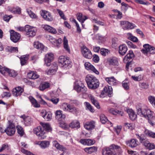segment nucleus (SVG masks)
Returning <instances> with one entry per match:
<instances>
[{
  "label": "nucleus",
  "mask_w": 155,
  "mask_h": 155,
  "mask_svg": "<svg viewBox=\"0 0 155 155\" xmlns=\"http://www.w3.org/2000/svg\"><path fill=\"white\" fill-rule=\"evenodd\" d=\"M137 114L148 120L149 122L152 126L154 125L153 121V113L150 109L147 108H145L143 107H139L137 109Z\"/></svg>",
  "instance_id": "nucleus-1"
},
{
  "label": "nucleus",
  "mask_w": 155,
  "mask_h": 155,
  "mask_svg": "<svg viewBox=\"0 0 155 155\" xmlns=\"http://www.w3.org/2000/svg\"><path fill=\"white\" fill-rule=\"evenodd\" d=\"M85 80L89 88L96 89L99 86V83L98 80L95 77L92 75H87Z\"/></svg>",
  "instance_id": "nucleus-2"
},
{
  "label": "nucleus",
  "mask_w": 155,
  "mask_h": 155,
  "mask_svg": "<svg viewBox=\"0 0 155 155\" xmlns=\"http://www.w3.org/2000/svg\"><path fill=\"white\" fill-rule=\"evenodd\" d=\"M74 89L78 93H84L87 91L86 87L80 81L76 80L74 84Z\"/></svg>",
  "instance_id": "nucleus-3"
},
{
  "label": "nucleus",
  "mask_w": 155,
  "mask_h": 155,
  "mask_svg": "<svg viewBox=\"0 0 155 155\" xmlns=\"http://www.w3.org/2000/svg\"><path fill=\"white\" fill-rule=\"evenodd\" d=\"M143 48L141 50V51L145 54L149 52L150 54L155 53V48L148 44H145L143 45Z\"/></svg>",
  "instance_id": "nucleus-4"
},
{
  "label": "nucleus",
  "mask_w": 155,
  "mask_h": 155,
  "mask_svg": "<svg viewBox=\"0 0 155 155\" xmlns=\"http://www.w3.org/2000/svg\"><path fill=\"white\" fill-rule=\"evenodd\" d=\"M58 61L61 64L62 66L66 68L71 65V61L69 59V58L62 55L59 58Z\"/></svg>",
  "instance_id": "nucleus-5"
},
{
  "label": "nucleus",
  "mask_w": 155,
  "mask_h": 155,
  "mask_svg": "<svg viewBox=\"0 0 155 155\" xmlns=\"http://www.w3.org/2000/svg\"><path fill=\"white\" fill-rule=\"evenodd\" d=\"M81 49L82 54L84 58L88 59H91L92 58L93 55L91 51L85 46L83 45Z\"/></svg>",
  "instance_id": "nucleus-6"
},
{
  "label": "nucleus",
  "mask_w": 155,
  "mask_h": 155,
  "mask_svg": "<svg viewBox=\"0 0 155 155\" xmlns=\"http://www.w3.org/2000/svg\"><path fill=\"white\" fill-rule=\"evenodd\" d=\"M34 132L38 136L40 139H43L46 137L44 135L45 132L41 126H38L34 128Z\"/></svg>",
  "instance_id": "nucleus-7"
},
{
  "label": "nucleus",
  "mask_w": 155,
  "mask_h": 155,
  "mask_svg": "<svg viewBox=\"0 0 155 155\" xmlns=\"http://www.w3.org/2000/svg\"><path fill=\"white\" fill-rule=\"evenodd\" d=\"M9 32L11 40L14 43L18 42L21 38L20 34L17 32H15L13 30H10Z\"/></svg>",
  "instance_id": "nucleus-8"
},
{
  "label": "nucleus",
  "mask_w": 155,
  "mask_h": 155,
  "mask_svg": "<svg viewBox=\"0 0 155 155\" xmlns=\"http://www.w3.org/2000/svg\"><path fill=\"white\" fill-rule=\"evenodd\" d=\"M25 29L26 34L28 35L29 37H33L35 35L36 30H34V28L29 25H26Z\"/></svg>",
  "instance_id": "nucleus-9"
},
{
  "label": "nucleus",
  "mask_w": 155,
  "mask_h": 155,
  "mask_svg": "<svg viewBox=\"0 0 155 155\" xmlns=\"http://www.w3.org/2000/svg\"><path fill=\"white\" fill-rule=\"evenodd\" d=\"M41 116L46 121L51 120L52 118V114L50 112H47L45 110H42L41 112Z\"/></svg>",
  "instance_id": "nucleus-10"
},
{
  "label": "nucleus",
  "mask_w": 155,
  "mask_h": 155,
  "mask_svg": "<svg viewBox=\"0 0 155 155\" xmlns=\"http://www.w3.org/2000/svg\"><path fill=\"white\" fill-rule=\"evenodd\" d=\"M120 24L123 25V27L124 29H133L136 26L134 24L127 21H121Z\"/></svg>",
  "instance_id": "nucleus-11"
},
{
  "label": "nucleus",
  "mask_w": 155,
  "mask_h": 155,
  "mask_svg": "<svg viewBox=\"0 0 155 155\" xmlns=\"http://www.w3.org/2000/svg\"><path fill=\"white\" fill-rule=\"evenodd\" d=\"M63 108L64 111L73 112L77 110L76 108L73 105L64 103L63 105Z\"/></svg>",
  "instance_id": "nucleus-12"
},
{
  "label": "nucleus",
  "mask_w": 155,
  "mask_h": 155,
  "mask_svg": "<svg viewBox=\"0 0 155 155\" xmlns=\"http://www.w3.org/2000/svg\"><path fill=\"white\" fill-rule=\"evenodd\" d=\"M4 131L8 135L12 136L15 134V128L14 125L10 124L7 127L6 129Z\"/></svg>",
  "instance_id": "nucleus-13"
},
{
  "label": "nucleus",
  "mask_w": 155,
  "mask_h": 155,
  "mask_svg": "<svg viewBox=\"0 0 155 155\" xmlns=\"http://www.w3.org/2000/svg\"><path fill=\"white\" fill-rule=\"evenodd\" d=\"M41 15L47 21H51L53 20L54 18L51 13L47 11H43L41 13Z\"/></svg>",
  "instance_id": "nucleus-14"
},
{
  "label": "nucleus",
  "mask_w": 155,
  "mask_h": 155,
  "mask_svg": "<svg viewBox=\"0 0 155 155\" xmlns=\"http://www.w3.org/2000/svg\"><path fill=\"white\" fill-rule=\"evenodd\" d=\"M23 91V88L20 86L17 87L13 89L12 94L14 96L17 97L20 95Z\"/></svg>",
  "instance_id": "nucleus-15"
},
{
  "label": "nucleus",
  "mask_w": 155,
  "mask_h": 155,
  "mask_svg": "<svg viewBox=\"0 0 155 155\" xmlns=\"http://www.w3.org/2000/svg\"><path fill=\"white\" fill-rule=\"evenodd\" d=\"M84 66L86 69L88 70H90L97 74H99L98 71L90 63L88 62H85L84 64Z\"/></svg>",
  "instance_id": "nucleus-16"
},
{
  "label": "nucleus",
  "mask_w": 155,
  "mask_h": 155,
  "mask_svg": "<svg viewBox=\"0 0 155 155\" xmlns=\"http://www.w3.org/2000/svg\"><path fill=\"white\" fill-rule=\"evenodd\" d=\"M85 128L89 130H91L95 127V122L93 121L87 122L84 125Z\"/></svg>",
  "instance_id": "nucleus-17"
},
{
  "label": "nucleus",
  "mask_w": 155,
  "mask_h": 155,
  "mask_svg": "<svg viewBox=\"0 0 155 155\" xmlns=\"http://www.w3.org/2000/svg\"><path fill=\"white\" fill-rule=\"evenodd\" d=\"M62 112V111L60 110H57L56 112V118L59 120H62L66 117L65 115L64 114H63Z\"/></svg>",
  "instance_id": "nucleus-18"
},
{
  "label": "nucleus",
  "mask_w": 155,
  "mask_h": 155,
  "mask_svg": "<svg viewBox=\"0 0 155 155\" xmlns=\"http://www.w3.org/2000/svg\"><path fill=\"white\" fill-rule=\"evenodd\" d=\"M42 149H45L48 147L50 145V142L47 140H43L39 141L37 144Z\"/></svg>",
  "instance_id": "nucleus-19"
},
{
  "label": "nucleus",
  "mask_w": 155,
  "mask_h": 155,
  "mask_svg": "<svg viewBox=\"0 0 155 155\" xmlns=\"http://www.w3.org/2000/svg\"><path fill=\"white\" fill-rule=\"evenodd\" d=\"M105 93H107L108 96L110 97L111 94L112 93V89L111 86H109L108 88L106 87L104 88V90L101 92V94L104 95Z\"/></svg>",
  "instance_id": "nucleus-20"
},
{
  "label": "nucleus",
  "mask_w": 155,
  "mask_h": 155,
  "mask_svg": "<svg viewBox=\"0 0 155 155\" xmlns=\"http://www.w3.org/2000/svg\"><path fill=\"white\" fill-rule=\"evenodd\" d=\"M81 143L84 145H91L94 144L95 143L94 141L91 139H83L80 140Z\"/></svg>",
  "instance_id": "nucleus-21"
},
{
  "label": "nucleus",
  "mask_w": 155,
  "mask_h": 155,
  "mask_svg": "<svg viewBox=\"0 0 155 155\" xmlns=\"http://www.w3.org/2000/svg\"><path fill=\"white\" fill-rule=\"evenodd\" d=\"M54 145L57 149L62 151H64L66 150V149L63 146L60 145L58 143L57 141H53Z\"/></svg>",
  "instance_id": "nucleus-22"
},
{
  "label": "nucleus",
  "mask_w": 155,
  "mask_h": 155,
  "mask_svg": "<svg viewBox=\"0 0 155 155\" xmlns=\"http://www.w3.org/2000/svg\"><path fill=\"white\" fill-rule=\"evenodd\" d=\"M127 50V47L125 45H120L119 47V53L121 55H124L126 52Z\"/></svg>",
  "instance_id": "nucleus-23"
},
{
  "label": "nucleus",
  "mask_w": 155,
  "mask_h": 155,
  "mask_svg": "<svg viewBox=\"0 0 155 155\" xmlns=\"http://www.w3.org/2000/svg\"><path fill=\"white\" fill-rule=\"evenodd\" d=\"M103 155H115V153L109 148H104L102 150Z\"/></svg>",
  "instance_id": "nucleus-24"
},
{
  "label": "nucleus",
  "mask_w": 155,
  "mask_h": 155,
  "mask_svg": "<svg viewBox=\"0 0 155 155\" xmlns=\"http://www.w3.org/2000/svg\"><path fill=\"white\" fill-rule=\"evenodd\" d=\"M28 77L30 79H35L38 78L39 75L36 72L31 71L28 73L27 74Z\"/></svg>",
  "instance_id": "nucleus-25"
},
{
  "label": "nucleus",
  "mask_w": 155,
  "mask_h": 155,
  "mask_svg": "<svg viewBox=\"0 0 155 155\" xmlns=\"http://www.w3.org/2000/svg\"><path fill=\"white\" fill-rule=\"evenodd\" d=\"M130 119L132 120H134L136 117L137 115L131 109H128L127 110Z\"/></svg>",
  "instance_id": "nucleus-26"
},
{
  "label": "nucleus",
  "mask_w": 155,
  "mask_h": 155,
  "mask_svg": "<svg viewBox=\"0 0 155 155\" xmlns=\"http://www.w3.org/2000/svg\"><path fill=\"white\" fill-rule=\"evenodd\" d=\"M43 28L52 34H55L57 32V31L55 29L48 25H45L43 27Z\"/></svg>",
  "instance_id": "nucleus-27"
},
{
  "label": "nucleus",
  "mask_w": 155,
  "mask_h": 155,
  "mask_svg": "<svg viewBox=\"0 0 155 155\" xmlns=\"http://www.w3.org/2000/svg\"><path fill=\"white\" fill-rule=\"evenodd\" d=\"M128 146L131 147H136L138 145L137 141L135 139H132L126 142Z\"/></svg>",
  "instance_id": "nucleus-28"
},
{
  "label": "nucleus",
  "mask_w": 155,
  "mask_h": 155,
  "mask_svg": "<svg viewBox=\"0 0 155 155\" xmlns=\"http://www.w3.org/2000/svg\"><path fill=\"white\" fill-rule=\"evenodd\" d=\"M50 84L48 82H45L41 83L39 87V89L41 91H43L45 89L49 87Z\"/></svg>",
  "instance_id": "nucleus-29"
},
{
  "label": "nucleus",
  "mask_w": 155,
  "mask_h": 155,
  "mask_svg": "<svg viewBox=\"0 0 155 155\" xmlns=\"http://www.w3.org/2000/svg\"><path fill=\"white\" fill-rule=\"evenodd\" d=\"M84 151L89 154H91L92 153L95 152L97 150V148L95 147H87L84 148Z\"/></svg>",
  "instance_id": "nucleus-30"
},
{
  "label": "nucleus",
  "mask_w": 155,
  "mask_h": 155,
  "mask_svg": "<svg viewBox=\"0 0 155 155\" xmlns=\"http://www.w3.org/2000/svg\"><path fill=\"white\" fill-rule=\"evenodd\" d=\"M110 113L114 115H117L118 114L120 116H122L123 114V112L121 111H119L117 110H114V109L111 108L108 110Z\"/></svg>",
  "instance_id": "nucleus-31"
},
{
  "label": "nucleus",
  "mask_w": 155,
  "mask_h": 155,
  "mask_svg": "<svg viewBox=\"0 0 155 155\" xmlns=\"http://www.w3.org/2000/svg\"><path fill=\"white\" fill-rule=\"evenodd\" d=\"M134 54L131 50L129 51V53H128L124 57V60L129 61L130 60L134 57Z\"/></svg>",
  "instance_id": "nucleus-32"
},
{
  "label": "nucleus",
  "mask_w": 155,
  "mask_h": 155,
  "mask_svg": "<svg viewBox=\"0 0 155 155\" xmlns=\"http://www.w3.org/2000/svg\"><path fill=\"white\" fill-rule=\"evenodd\" d=\"M106 81L110 85H114L116 84V80L114 77L107 78H105Z\"/></svg>",
  "instance_id": "nucleus-33"
},
{
  "label": "nucleus",
  "mask_w": 155,
  "mask_h": 155,
  "mask_svg": "<svg viewBox=\"0 0 155 155\" xmlns=\"http://www.w3.org/2000/svg\"><path fill=\"white\" fill-rule=\"evenodd\" d=\"M29 55H23L20 58L21 63V65H24L26 64V61L28 59Z\"/></svg>",
  "instance_id": "nucleus-34"
},
{
  "label": "nucleus",
  "mask_w": 155,
  "mask_h": 155,
  "mask_svg": "<svg viewBox=\"0 0 155 155\" xmlns=\"http://www.w3.org/2000/svg\"><path fill=\"white\" fill-rule=\"evenodd\" d=\"M90 99L91 100L92 103L98 109H100V107L99 103L94 98V97L92 96H90Z\"/></svg>",
  "instance_id": "nucleus-35"
},
{
  "label": "nucleus",
  "mask_w": 155,
  "mask_h": 155,
  "mask_svg": "<svg viewBox=\"0 0 155 155\" xmlns=\"http://www.w3.org/2000/svg\"><path fill=\"white\" fill-rule=\"evenodd\" d=\"M63 44L64 48L68 52L70 53V50L68 44V41L65 36L64 38Z\"/></svg>",
  "instance_id": "nucleus-36"
},
{
  "label": "nucleus",
  "mask_w": 155,
  "mask_h": 155,
  "mask_svg": "<svg viewBox=\"0 0 155 155\" xmlns=\"http://www.w3.org/2000/svg\"><path fill=\"white\" fill-rule=\"evenodd\" d=\"M69 126L71 128H79L80 127L79 122L77 120H75L71 122L69 124Z\"/></svg>",
  "instance_id": "nucleus-37"
},
{
  "label": "nucleus",
  "mask_w": 155,
  "mask_h": 155,
  "mask_svg": "<svg viewBox=\"0 0 155 155\" xmlns=\"http://www.w3.org/2000/svg\"><path fill=\"white\" fill-rule=\"evenodd\" d=\"M110 64L114 65H117L118 64L117 59L115 58H112L108 60Z\"/></svg>",
  "instance_id": "nucleus-38"
},
{
  "label": "nucleus",
  "mask_w": 155,
  "mask_h": 155,
  "mask_svg": "<svg viewBox=\"0 0 155 155\" xmlns=\"http://www.w3.org/2000/svg\"><path fill=\"white\" fill-rule=\"evenodd\" d=\"M34 45L35 48L38 49L42 50L44 48L43 45L39 41L35 42Z\"/></svg>",
  "instance_id": "nucleus-39"
},
{
  "label": "nucleus",
  "mask_w": 155,
  "mask_h": 155,
  "mask_svg": "<svg viewBox=\"0 0 155 155\" xmlns=\"http://www.w3.org/2000/svg\"><path fill=\"white\" fill-rule=\"evenodd\" d=\"M84 18H82V15L81 13H78L77 14V19L81 23H83L84 21L87 19L86 16H84Z\"/></svg>",
  "instance_id": "nucleus-40"
},
{
  "label": "nucleus",
  "mask_w": 155,
  "mask_h": 155,
  "mask_svg": "<svg viewBox=\"0 0 155 155\" xmlns=\"http://www.w3.org/2000/svg\"><path fill=\"white\" fill-rule=\"evenodd\" d=\"M41 124L42 126V129L44 130H45L48 131H50L51 130V127L48 124H44L41 123Z\"/></svg>",
  "instance_id": "nucleus-41"
},
{
  "label": "nucleus",
  "mask_w": 155,
  "mask_h": 155,
  "mask_svg": "<svg viewBox=\"0 0 155 155\" xmlns=\"http://www.w3.org/2000/svg\"><path fill=\"white\" fill-rule=\"evenodd\" d=\"M144 133L150 137L155 138V133L147 129H145Z\"/></svg>",
  "instance_id": "nucleus-42"
},
{
  "label": "nucleus",
  "mask_w": 155,
  "mask_h": 155,
  "mask_svg": "<svg viewBox=\"0 0 155 155\" xmlns=\"http://www.w3.org/2000/svg\"><path fill=\"white\" fill-rule=\"evenodd\" d=\"M29 98L32 104L33 105L34 107H40V105L38 103L36 100L34 98L31 97Z\"/></svg>",
  "instance_id": "nucleus-43"
},
{
  "label": "nucleus",
  "mask_w": 155,
  "mask_h": 155,
  "mask_svg": "<svg viewBox=\"0 0 155 155\" xmlns=\"http://www.w3.org/2000/svg\"><path fill=\"white\" fill-rule=\"evenodd\" d=\"M136 135L137 138L140 140V141L141 143L146 139V137L144 134H141L140 135L139 134H137Z\"/></svg>",
  "instance_id": "nucleus-44"
},
{
  "label": "nucleus",
  "mask_w": 155,
  "mask_h": 155,
  "mask_svg": "<svg viewBox=\"0 0 155 155\" xmlns=\"http://www.w3.org/2000/svg\"><path fill=\"white\" fill-rule=\"evenodd\" d=\"M17 129L18 134L21 136H23L24 134V132L23 130V128L21 126H18L17 127Z\"/></svg>",
  "instance_id": "nucleus-45"
},
{
  "label": "nucleus",
  "mask_w": 155,
  "mask_h": 155,
  "mask_svg": "<svg viewBox=\"0 0 155 155\" xmlns=\"http://www.w3.org/2000/svg\"><path fill=\"white\" fill-rule=\"evenodd\" d=\"M6 72H7L8 73L9 75L10 76L13 77H15L17 74V72H16L15 71L13 70H9V69L8 71H6Z\"/></svg>",
  "instance_id": "nucleus-46"
},
{
  "label": "nucleus",
  "mask_w": 155,
  "mask_h": 155,
  "mask_svg": "<svg viewBox=\"0 0 155 155\" xmlns=\"http://www.w3.org/2000/svg\"><path fill=\"white\" fill-rule=\"evenodd\" d=\"M100 119L101 122L103 124H105L107 120L106 117L104 114H101L100 116Z\"/></svg>",
  "instance_id": "nucleus-47"
},
{
  "label": "nucleus",
  "mask_w": 155,
  "mask_h": 155,
  "mask_svg": "<svg viewBox=\"0 0 155 155\" xmlns=\"http://www.w3.org/2000/svg\"><path fill=\"white\" fill-rule=\"evenodd\" d=\"M84 104L86 105V107L91 112H94V110L93 109L91 105L89 103L85 102Z\"/></svg>",
  "instance_id": "nucleus-48"
},
{
  "label": "nucleus",
  "mask_w": 155,
  "mask_h": 155,
  "mask_svg": "<svg viewBox=\"0 0 155 155\" xmlns=\"http://www.w3.org/2000/svg\"><path fill=\"white\" fill-rule=\"evenodd\" d=\"M45 58L48 59L50 60H53L54 59V54L52 53H49L45 55Z\"/></svg>",
  "instance_id": "nucleus-49"
},
{
  "label": "nucleus",
  "mask_w": 155,
  "mask_h": 155,
  "mask_svg": "<svg viewBox=\"0 0 155 155\" xmlns=\"http://www.w3.org/2000/svg\"><path fill=\"white\" fill-rule=\"evenodd\" d=\"M6 71H8V69L6 68L3 67L0 65V72L3 74H4Z\"/></svg>",
  "instance_id": "nucleus-50"
},
{
  "label": "nucleus",
  "mask_w": 155,
  "mask_h": 155,
  "mask_svg": "<svg viewBox=\"0 0 155 155\" xmlns=\"http://www.w3.org/2000/svg\"><path fill=\"white\" fill-rule=\"evenodd\" d=\"M148 99L150 103L155 107V97L152 96H150L149 97Z\"/></svg>",
  "instance_id": "nucleus-51"
},
{
  "label": "nucleus",
  "mask_w": 155,
  "mask_h": 155,
  "mask_svg": "<svg viewBox=\"0 0 155 155\" xmlns=\"http://www.w3.org/2000/svg\"><path fill=\"white\" fill-rule=\"evenodd\" d=\"M31 121V118L29 117L28 116L26 117L24 121L25 124L28 125L30 124Z\"/></svg>",
  "instance_id": "nucleus-52"
},
{
  "label": "nucleus",
  "mask_w": 155,
  "mask_h": 155,
  "mask_svg": "<svg viewBox=\"0 0 155 155\" xmlns=\"http://www.w3.org/2000/svg\"><path fill=\"white\" fill-rule=\"evenodd\" d=\"M58 68L57 64L56 62L53 63L51 65V69L54 70V71H57Z\"/></svg>",
  "instance_id": "nucleus-53"
},
{
  "label": "nucleus",
  "mask_w": 155,
  "mask_h": 155,
  "mask_svg": "<svg viewBox=\"0 0 155 155\" xmlns=\"http://www.w3.org/2000/svg\"><path fill=\"white\" fill-rule=\"evenodd\" d=\"M11 12L12 13H18L19 14L21 13V10L19 8H13L12 10H11Z\"/></svg>",
  "instance_id": "nucleus-54"
},
{
  "label": "nucleus",
  "mask_w": 155,
  "mask_h": 155,
  "mask_svg": "<svg viewBox=\"0 0 155 155\" xmlns=\"http://www.w3.org/2000/svg\"><path fill=\"white\" fill-rule=\"evenodd\" d=\"M57 12H58L60 16H61V18L64 20H66V18L64 16V14L62 11L59 9H57Z\"/></svg>",
  "instance_id": "nucleus-55"
},
{
  "label": "nucleus",
  "mask_w": 155,
  "mask_h": 155,
  "mask_svg": "<svg viewBox=\"0 0 155 155\" xmlns=\"http://www.w3.org/2000/svg\"><path fill=\"white\" fill-rule=\"evenodd\" d=\"M140 87L143 89H146L148 87L149 84L145 83H141L140 84Z\"/></svg>",
  "instance_id": "nucleus-56"
},
{
  "label": "nucleus",
  "mask_w": 155,
  "mask_h": 155,
  "mask_svg": "<svg viewBox=\"0 0 155 155\" xmlns=\"http://www.w3.org/2000/svg\"><path fill=\"white\" fill-rule=\"evenodd\" d=\"M122 86L125 90H127L129 89V84L128 83L123 81L122 83Z\"/></svg>",
  "instance_id": "nucleus-57"
},
{
  "label": "nucleus",
  "mask_w": 155,
  "mask_h": 155,
  "mask_svg": "<svg viewBox=\"0 0 155 155\" xmlns=\"http://www.w3.org/2000/svg\"><path fill=\"white\" fill-rule=\"evenodd\" d=\"M70 20L72 22H74L75 24H76L77 31L79 32H80L81 31V30L79 26V25L76 21V20L73 18H71L70 19Z\"/></svg>",
  "instance_id": "nucleus-58"
},
{
  "label": "nucleus",
  "mask_w": 155,
  "mask_h": 155,
  "mask_svg": "<svg viewBox=\"0 0 155 155\" xmlns=\"http://www.w3.org/2000/svg\"><path fill=\"white\" fill-rule=\"evenodd\" d=\"M100 53L102 55L105 56L108 53V50L104 48H101V50Z\"/></svg>",
  "instance_id": "nucleus-59"
},
{
  "label": "nucleus",
  "mask_w": 155,
  "mask_h": 155,
  "mask_svg": "<svg viewBox=\"0 0 155 155\" xmlns=\"http://www.w3.org/2000/svg\"><path fill=\"white\" fill-rule=\"evenodd\" d=\"M125 125L127 127L128 129L130 130H133L134 128V125L133 124L125 123Z\"/></svg>",
  "instance_id": "nucleus-60"
},
{
  "label": "nucleus",
  "mask_w": 155,
  "mask_h": 155,
  "mask_svg": "<svg viewBox=\"0 0 155 155\" xmlns=\"http://www.w3.org/2000/svg\"><path fill=\"white\" fill-rule=\"evenodd\" d=\"M129 35L130 38V39L131 41L136 42H137L138 39L137 38L133 36L130 33H129Z\"/></svg>",
  "instance_id": "nucleus-61"
},
{
  "label": "nucleus",
  "mask_w": 155,
  "mask_h": 155,
  "mask_svg": "<svg viewBox=\"0 0 155 155\" xmlns=\"http://www.w3.org/2000/svg\"><path fill=\"white\" fill-rule=\"evenodd\" d=\"M27 12L31 18H35L36 17V15L30 10H28Z\"/></svg>",
  "instance_id": "nucleus-62"
},
{
  "label": "nucleus",
  "mask_w": 155,
  "mask_h": 155,
  "mask_svg": "<svg viewBox=\"0 0 155 155\" xmlns=\"http://www.w3.org/2000/svg\"><path fill=\"white\" fill-rule=\"evenodd\" d=\"M12 17L11 15H5L3 16V19L5 21L8 22Z\"/></svg>",
  "instance_id": "nucleus-63"
},
{
  "label": "nucleus",
  "mask_w": 155,
  "mask_h": 155,
  "mask_svg": "<svg viewBox=\"0 0 155 155\" xmlns=\"http://www.w3.org/2000/svg\"><path fill=\"white\" fill-rule=\"evenodd\" d=\"M53 42H54L57 44V45H58V44L61 43L62 41V40L61 38H59L58 39H56L55 38H53L52 39Z\"/></svg>",
  "instance_id": "nucleus-64"
}]
</instances>
